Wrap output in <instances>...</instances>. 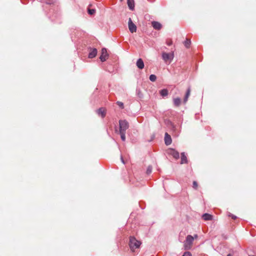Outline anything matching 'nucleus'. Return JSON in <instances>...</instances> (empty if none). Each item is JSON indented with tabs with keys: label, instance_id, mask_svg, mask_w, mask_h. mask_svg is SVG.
Masks as SVG:
<instances>
[{
	"label": "nucleus",
	"instance_id": "14",
	"mask_svg": "<svg viewBox=\"0 0 256 256\" xmlns=\"http://www.w3.org/2000/svg\"><path fill=\"white\" fill-rule=\"evenodd\" d=\"M202 218L204 220H212L213 216L210 214L206 213L202 216Z\"/></svg>",
	"mask_w": 256,
	"mask_h": 256
},
{
	"label": "nucleus",
	"instance_id": "19",
	"mask_svg": "<svg viewBox=\"0 0 256 256\" xmlns=\"http://www.w3.org/2000/svg\"><path fill=\"white\" fill-rule=\"evenodd\" d=\"M190 44H191V41H190V39H188V38H186V40L184 42V46L186 48H188L190 47Z\"/></svg>",
	"mask_w": 256,
	"mask_h": 256
},
{
	"label": "nucleus",
	"instance_id": "30",
	"mask_svg": "<svg viewBox=\"0 0 256 256\" xmlns=\"http://www.w3.org/2000/svg\"><path fill=\"white\" fill-rule=\"evenodd\" d=\"M121 160H122V162L123 164H125V162H124V160L123 158H122V156H121Z\"/></svg>",
	"mask_w": 256,
	"mask_h": 256
},
{
	"label": "nucleus",
	"instance_id": "28",
	"mask_svg": "<svg viewBox=\"0 0 256 256\" xmlns=\"http://www.w3.org/2000/svg\"><path fill=\"white\" fill-rule=\"evenodd\" d=\"M232 218L233 220H236V219L237 218V217H236V216L233 215V216H232Z\"/></svg>",
	"mask_w": 256,
	"mask_h": 256
},
{
	"label": "nucleus",
	"instance_id": "5",
	"mask_svg": "<svg viewBox=\"0 0 256 256\" xmlns=\"http://www.w3.org/2000/svg\"><path fill=\"white\" fill-rule=\"evenodd\" d=\"M128 26L130 31L132 33L136 32V24L133 23L131 18H129V19H128Z\"/></svg>",
	"mask_w": 256,
	"mask_h": 256
},
{
	"label": "nucleus",
	"instance_id": "7",
	"mask_svg": "<svg viewBox=\"0 0 256 256\" xmlns=\"http://www.w3.org/2000/svg\"><path fill=\"white\" fill-rule=\"evenodd\" d=\"M168 154L172 156L176 159H178L179 158V153L178 152L175 150L174 149H169L168 150Z\"/></svg>",
	"mask_w": 256,
	"mask_h": 256
},
{
	"label": "nucleus",
	"instance_id": "4",
	"mask_svg": "<svg viewBox=\"0 0 256 256\" xmlns=\"http://www.w3.org/2000/svg\"><path fill=\"white\" fill-rule=\"evenodd\" d=\"M174 57V52H172L170 53H166L165 52H162V58L164 60L165 62H170Z\"/></svg>",
	"mask_w": 256,
	"mask_h": 256
},
{
	"label": "nucleus",
	"instance_id": "12",
	"mask_svg": "<svg viewBox=\"0 0 256 256\" xmlns=\"http://www.w3.org/2000/svg\"><path fill=\"white\" fill-rule=\"evenodd\" d=\"M127 4L129 8L132 10H134L135 6L134 0H127Z\"/></svg>",
	"mask_w": 256,
	"mask_h": 256
},
{
	"label": "nucleus",
	"instance_id": "22",
	"mask_svg": "<svg viewBox=\"0 0 256 256\" xmlns=\"http://www.w3.org/2000/svg\"><path fill=\"white\" fill-rule=\"evenodd\" d=\"M96 12V10L94 9H88V13L90 15H92L94 14Z\"/></svg>",
	"mask_w": 256,
	"mask_h": 256
},
{
	"label": "nucleus",
	"instance_id": "1",
	"mask_svg": "<svg viewBox=\"0 0 256 256\" xmlns=\"http://www.w3.org/2000/svg\"><path fill=\"white\" fill-rule=\"evenodd\" d=\"M141 244V242L138 240L134 237L130 236L129 240V246L132 252H134L135 249L138 248Z\"/></svg>",
	"mask_w": 256,
	"mask_h": 256
},
{
	"label": "nucleus",
	"instance_id": "26",
	"mask_svg": "<svg viewBox=\"0 0 256 256\" xmlns=\"http://www.w3.org/2000/svg\"><path fill=\"white\" fill-rule=\"evenodd\" d=\"M152 171V167L150 166H149L146 170L147 174H149L151 173Z\"/></svg>",
	"mask_w": 256,
	"mask_h": 256
},
{
	"label": "nucleus",
	"instance_id": "24",
	"mask_svg": "<svg viewBox=\"0 0 256 256\" xmlns=\"http://www.w3.org/2000/svg\"><path fill=\"white\" fill-rule=\"evenodd\" d=\"M54 1L53 0H47L46 2V4H54Z\"/></svg>",
	"mask_w": 256,
	"mask_h": 256
},
{
	"label": "nucleus",
	"instance_id": "17",
	"mask_svg": "<svg viewBox=\"0 0 256 256\" xmlns=\"http://www.w3.org/2000/svg\"><path fill=\"white\" fill-rule=\"evenodd\" d=\"M173 101L176 106H179L181 104V100L178 98H174Z\"/></svg>",
	"mask_w": 256,
	"mask_h": 256
},
{
	"label": "nucleus",
	"instance_id": "11",
	"mask_svg": "<svg viewBox=\"0 0 256 256\" xmlns=\"http://www.w3.org/2000/svg\"><path fill=\"white\" fill-rule=\"evenodd\" d=\"M98 114L104 118L106 114V110L104 108H100L98 110Z\"/></svg>",
	"mask_w": 256,
	"mask_h": 256
},
{
	"label": "nucleus",
	"instance_id": "29",
	"mask_svg": "<svg viewBox=\"0 0 256 256\" xmlns=\"http://www.w3.org/2000/svg\"><path fill=\"white\" fill-rule=\"evenodd\" d=\"M232 216H233L232 214H230V212H228V216H230V217H232Z\"/></svg>",
	"mask_w": 256,
	"mask_h": 256
},
{
	"label": "nucleus",
	"instance_id": "3",
	"mask_svg": "<svg viewBox=\"0 0 256 256\" xmlns=\"http://www.w3.org/2000/svg\"><path fill=\"white\" fill-rule=\"evenodd\" d=\"M119 125L120 132H126L129 126L128 122L126 120H120Z\"/></svg>",
	"mask_w": 256,
	"mask_h": 256
},
{
	"label": "nucleus",
	"instance_id": "33",
	"mask_svg": "<svg viewBox=\"0 0 256 256\" xmlns=\"http://www.w3.org/2000/svg\"><path fill=\"white\" fill-rule=\"evenodd\" d=\"M227 256H232L231 254H228L227 255Z\"/></svg>",
	"mask_w": 256,
	"mask_h": 256
},
{
	"label": "nucleus",
	"instance_id": "18",
	"mask_svg": "<svg viewBox=\"0 0 256 256\" xmlns=\"http://www.w3.org/2000/svg\"><path fill=\"white\" fill-rule=\"evenodd\" d=\"M160 94L162 96H166L168 95V92L167 89H162L160 91Z\"/></svg>",
	"mask_w": 256,
	"mask_h": 256
},
{
	"label": "nucleus",
	"instance_id": "8",
	"mask_svg": "<svg viewBox=\"0 0 256 256\" xmlns=\"http://www.w3.org/2000/svg\"><path fill=\"white\" fill-rule=\"evenodd\" d=\"M97 50L95 48H90L89 54H88V58H94L96 54H97Z\"/></svg>",
	"mask_w": 256,
	"mask_h": 256
},
{
	"label": "nucleus",
	"instance_id": "6",
	"mask_svg": "<svg viewBox=\"0 0 256 256\" xmlns=\"http://www.w3.org/2000/svg\"><path fill=\"white\" fill-rule=\"evenodd\" d=\"M108 55L107 50L106 48H102V50L101 55L100 57V60L102 62L106 61L108 58Z\"/></svg>",
	"mask_w": 256,
	"mask_h": 256
},
{
	"label": "nucleus",
	"instance_id": "13",
	"mask_svg": "<svg viewBox=\"0 0 256 256\" xmlns=\"http://www.w3.org/2000/svg\"><path fill=\"white\" fill-rule=\"evenodd\" d=\"M137 67L140 69H142L144 68V62L142 58H139L136 63Z\"/></svg>",
	"mask_w": 256,
	"mask_h": 256
},
{
	"label": "nucleus",
	"instance_id": "32",
	"mask_svg": "<svg viewBox=\"0 0 256 256\" xmlns=\"http://www.w3.org/2000/svg\"><path fill=\"white\" fill-rule=\"evenodd\" d=\"M172 44V41H170V42H168V46H170V45H171Z\"/></svg>",
	"mask_w": 256,
	"mask_h": 256
},
{
	"label": "nucleus",
	"instance_id": "25",
	"mask_svg": "<svg viewBox=\"0 0 256 256\" xmlns=\"http://www.w3.org/2000/svg\"><path fill=\"white\" fill-rule=\"evenodd\" d=\"M117 104L120 106V107L122 108H124V104L122 102H116Z\"/></svg>",
	"mask_w": 256,
	"mask_h": 256
},
{
	"label": "nucleus",
	"instance_id": "9",
	"mask_svg": "<svg viewBox=\"0 0 256 256\" xmlns=\"http://www.w3.org/2000/svg\"><path fill=\"white\" fill-rule=\"evenodd\" d=\"M172 142V140L170 136L166 132L164 136V142L166 144V146H168L171 144Z\"/></svg>",
	"mask_w": 256,
	"mask_h": 256
},
{
	"label": "nucleus",
	"instance_id": "20",
	"mask_svg": "<svg viewBox=\"0 0 256 256\" xmlns=\"http://www.w3.org/2000/svg\"><path fill=\"white\" fill-rule=\"evenodd\" d=\"M125 134L126 132H120V138L122 141H124L126 140Z\"/></svg>",
	"mask_w": 256,
	"mask_h": 256
},
{
	"label": "nucleus",
	"instance_id": "16",
	"mask_svg": "<svg viewBox=\"0 0 256 256\" xmlns=\"http://www.w3.org/2000/svg\"><path fill=\"white\" fill-rule=\"evenodd\" d=\"M190 94V88H189L187 90L186 96H185L184 98V103H186L188 101V97H189Z\"/></svg>",
	"mask_w": 256,
	"mask_h": 256
},
{
	"label": "nucleus",
	"instance_id": "10",
	"mask_svg": "<svg viewBox=\"0 0 256 256\" xmlns=\"http://www.w3.org/2000/svg\"><path fill=\"white\" fill-rule=\"evenodd\" d=\"M152 25L155 30H160L161 29L162 26L158 22L153 21L152 22Z\"/></svg>",
	"mask_w": 256,
	"mask_h": 256
},
{
	"label": "nucleus",
	"instance_id": "27",
	"mask_svg": "<svg viewBox=\"0 0 256 256\" xmlns=\"http://www.w3.org/2000/svg\"><path fill=\"white\" fill-rule=\"evenodd\" d=\"M182 256H192V254L189 252H184Z\"/></svg>",
	"mask_w": 256,
	"mask_h": 256
},
{
	"label": "nucleus",
	"instance_id": "31",
	"mask_svg": "<svg viewBox=\"0 0 256 256\" xmlns=\"http://www.w3.org/2000/svg\"><path fill=\"white\" fill-rule=\"evenodd\" d=\"M194 238H197L198 236L197 234H194V236H193Z\"/></svg>",
	"mask_w": 256,
	"mask_h": 256
},
{
	"label": "nucleus",
	"instance_id": "21",
	"mask_svg": "<svg viewBox=\"0 0 256 256\" xmlns=\"http://www.w3.org/2000/svg\"><path fill=\"white\" fill-rule=\"evenodd\" d=\"M156 79V76L154 74H151L150 76V80L152 82H155Z\"/></svg>",
	"mask_w": 256,
	"mask_h": 256
},
{
	"label": "nucleus",
	"instance_id": "15",
	"mask_svg": "<svg viewBox=\"0 0 256 256\" xmlns=\"http://www.w3.org/2000/svg\"><path fill=\"white\" fill-rule=\"evenodd\" d=\"M186 163H188L187 158H186V156L185 155L184 153V152H182L181 154V162H180V164H186Z\"/></svg>",
	"mask_w": 256,
	"mask_h": 256
},
{
	"label": "nucleus",
	"instance_id": "23",
	"mask_svg": "<svg viewBox=\"0 0 256 256\" xmlns=\"http://www.w3.org/2000/svg\"><path fill=\"white\" fill-rule=\"evenodd\" d=\"M192 187L194 188L196 190L198 188V182H196V181H194L193 182V183H192Z\"/></svg>",
	"mask_w": 256,
	"mask_h": 256
},
{
	"label": "nucleus",
	"instance_id": "2",
	"mask_svg": "<svg viewBox=\"0 0 256 256\" xmlns=\"http://www.w3.org/2000/svg\"><path fill=\"white\" fill-rule=\"evenodd\" d=\"M194 240V238L191 235H188L186 236L184 244V249L185 250H188L192 248Z\"/></svg>",
	"mask_w": 256,
	"mask_h": 256
}]
</instances>
